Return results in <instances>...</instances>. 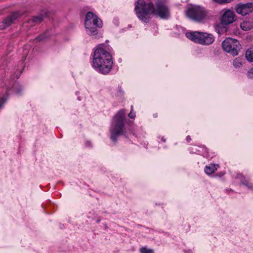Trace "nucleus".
<instances>
[{
  "instance_id": "1",
  "label": "nucleus",
  "mask_w": 253,
  "mask_h": 253,
  "mask_svg": "<svg viewBox=\"0 0 253 253\" xmlns=\"http://www.w3.org/2000/svg\"><path fill=\"white\" fill-rule=\"evenodd\" d=\"M156 10L152 2L146 3L144 0L135 2L134 10L137 17L144 23L149 22L151 15L157 14L162 19H167L169 16L168 6L162 0L156 2Z\"/></svg>"
},
{
  "instance_id": "2",
  "label": "nucleus",
  "mask_w": 253,
  "mask_h": 253,
  "mask_svg": "<svg viewBox=\"0 0 253 253\" xmlns=\"http://www.w3.org/2000/svg\"><path fill=\"white\" fill-rule=\"evenodd\" d=\"M113 64L111 54L101 45L97 46L94 50L92 57L93 68L100 74L106 75L110 72Z\"/></svg>"
},
{
  "instance_id": "3",
  "label": "nucleus",
  "mask_w": 253,
  "mask_h": 253,
  "mask_svg": "<svg viewBox=\"0 0 253 253\" xmlns=\"http://www.w3.org/2000/svg\"><path fill=\"white\" fill-rule=\"evenodd\" d=\"M126 120V111L123 109L119 110L112 119L109 130L110 138L115 143L117 142L120 135L127 137L125 128Z\"/></svg>"
},
{
  "instance_id": "4",
  "label": "nucleus",
  "mask_w": 253,
  "mask_h": 253,
  "mask_svg": "<svg viewBox=\"0 0 253 253\" xmlns=\"http://www.w3.org/2000/svg\"><path fill=\"white\" fill-rule=\"evenodd\" d=\"M185 36L192 41L202 44H210L214 41V37L209 33H185Z\"/></svg>"
},
{
  "instance_id": "5",
  "label": "nucleus",
  "mask_w": 253,
  "mask_h": 253,
  "mask_svg": "<svg viewBox=\"0 0 253 253\" xmlns=\"http://www.w3.org/2000/svg\"><path fill=\"white\" fill-rule=\"evenodd\" d=\"M103 23L96 15L91 12H88L85 16L84 26L86 31L95 32L96 28H101Z\"/></svg>"
},
{
  "instance_id": "6",
  "label": "nucleus",
  "mask_w": 253,
  "mask_h": 253,
  "mask_svg": "<svg viewBox=\"0 0 253 253\" xmlns=\"http://www.w3.org/2000/svg\"><path fill=\"white\" fill-rule=\"evenodd\" d=\"M187 16L192 20L202 22L206 18V11L199 6H194L188 8L186 12Z\"/></svg>"
},
{
  "instance_id": "7",
  "label": "nucleus",
  "mask_w": 253,
  "mask_h": 253,
  "mask_svg": "<svg viewBox=\"0 0 253 253\" xmlns=\"http://www.w3.org/2000/svg\"><path fill=\"white\" fill-rule=\"evenodd\" d=\"M222 45L223 50L226 52L231 53L234 56L238 55L240 44L237 40L227 38L223 41Z\"/></svg>"
},
{
  "instance_id": "8",
  "label": "nucleus",
  "mask_w": 253,
  "mask_h": 253,
  "mask_svg": "<svg viewBox=\"0 0 253 253\" xmlns=\"http://www.w3.org/2000/svg\"><path fill=\"white\" fill-rule=\"evenodd\" d=\"M236 20V16L234 12L231 9H227L221 16V23L216 26V31L220 32L221 27L231 24L235 22Z\"/></svg>"
},
{
  "instance_id": "9",
  "label": "nucleus",
  "mask_w": 253,
  "mask_h": 253,
  "mask_svg": "<svg viewBox=\"0 0 253 253\" xmlns=\"http://www.w3.org/2000/svg\"><path fill=\"white\" fill-rule=\"evenodd\" d=\"M24 14L21 11H15L8 16L3 21L2 24L0 25V30H3L6 27L9 26L14 21L20 18Z\"/></svg>"
},
{
  "instance_id": "10",
  "label": "nucleus",
  "mask_w": 253,
  "mask_h": 253,
  "mask_svg": "<svg viewBox=\"0 0 253 253\" xmlns=\"http://www.w3.org/2000/svg\"><path fill=\"white\" fill-rule=\"evenodd\" d=\"M236 12L242 16H246L253 11V2L238 3L235 7Z\"/></svg>"
},
{
  "instance_id": "11",
  "label": "nucleus",
  "mask_w": 253,
  "mask_h": 253,
  "mask_svg": "<svg viewBox=\"0 0 253 253\" xmlns=\"http://www.w3.org/2000/svg\"><path fill=\"white\" fill-rule=\"evenodd\" d=\"M47 15V12L46 11H43L41 14L32 17L31 19L29 20V23H35L39 24L42 22L44 18Z\"/></svg>"
},
{
  "instance_id": "12",
  "label": "nucleus",
  "mask_w": 253,
  "mask_h": 253,
  "mask_svg": "<svg viewBox=\"0 0 253 253\" xmlns=\"http://www.w3.org/2000/svg\"><path fill=\"white\" fill-rule=\"evenodd\" d=\"M218 165L210 164L209 166H206L204 169L205 173L207 174H211L216 170Z\"/></svg>"
},
{
  "instance_id": "13",
  "label": "nucleus",
  "mask_w": 253,
  "mask_h": 253,
  "mask_svg": "<svg viewBox=\"0 0 253 253\" xmlns=\"http://www.w3.org/2000/svg\"><path fill=\"white\" fill-rule=\"evenodd\" d=\"M241 28L243 31H249L253 28V22L251 21H244L240 24Z\"/></svg>"
},
{
  "instance_id": "14",
  "label": "nucleus",
  "mask_w": 253,
  "mask_h": 253,
  "mask_svg": "<svg viewBox=\"0 0 253 253\" xmlns=\"http://www.w3.org/2000/svg\"><path fill=\"white\" fill-rule=\"evenodd\" d=\"M246 57L248 61L253 62V48H249L247 50Z\"/></svg>"
},
{
  "instance_id": "15",
  "label": "nucleus",
  "mask_w": 253,
  "mask_h": 253,
  "mask_svg": "<svg viewBox=\"0 0 253 253\" xmlns=\"http://www.w3.org/2000/svg\"><path fill=\"white\" fill-rule=\"evenodd\" d=\"M243 185L247 187L249 189L253 190V184L247 181L245 179L241 181Z\"/></svg>"
},
{
  "instance_id": "16",
  "label": "nucleus",
  "mask_w": 253,
  "mask_h": 253,
  "mask_svg": "<svg viewBox=\"0 0 253 253\" xmlns=\"http://www.w3.org/2000/svg\"><path fill=\"white\" fill-rule=\"evenodd\" d=\"M233 64L235 68H239L242 65L241 59L239 58H236L233 61Z\"/></svg>"
},
{
  "instance_id": "17",
  "label": "nucleus",
  "mask_w": 253,
  "mask_h": 253,
  "mask_svg": "<svg viewBox=\"0 0 253 253\" xmlns=\"http://www.w3.org/2000/svg\"><path fill=\"white\" fill-rule=\"evenodd\" d=\"M140 252L141 253H154V250L148 249L146 247H143L140 249Z\"/></svg>"
},
{
  "instance_id": "18",
  "label": "nucleus",
  "mask_w": 253,
  "mask_h": 253,
  "mask_svg": "<svg viewBox=\"0 0 253 253\" xmlns=\"http://www.w3.org/2000/svg\"><path fill=\"white\" fill-rule=\"evenodd\" d=\"M14 90L15 93L19 94L22 90L21 87L18 84H15L14 86Z\"/></svg>"
},
{
  "instance_id": "19",
  "label": "nucleus",
  "mask_w": 253,
  "mask_h": 253,
  "mask_svg": "<svg viewBox=\"0 0 253 253\" xmlns=\"http://www.w3.org/2000/svg\"><path fill=\"white\" fill-rule=\"evenodd\" d=\"M46 33H43L42 34H41L39 37H38L36 40L38 41H41L43 40L46 38Z\"/></svg>"
},
{
  "instance_id": "20",
  "label": "nucleus",
  "mask_w": 253,
  "mask_h": 253,
  "mask_svg": "<svg viewBox=\"0 0 253 253\" xmlns=\"http://www.w3.org/2000/svg\"><path fill=\"white\" fill-rule=\"evenodd\" d=\"M128 116L129 118L131 119H134L135 117V113L133 111V106H131V111H130L129 113L128 114Z\"/></svg>"
},
{
  "instance_id": "21",
  "label": "nucleus",
  "mask_w": 253,
  "mask_h": 253,
  "mask_svg": "<svg viewBox=\"0 0 253 253\" xmlns=\"http://www.w3.org/2000/svg\"><path fill=\"white\" fill-rule=\"evenodd\" d=\"M247 76L249 78L253 79V68L248 72Z\"/></svg>"
},
{
  "instance_id": "22",
  "label": "nucleus",
  "mask_w": 253,
  "mask_h": 253,
  "mask_svg": "<svg viewBox=\"0 0 253 253\" xmlns=\"http://www.w3.org/2000/svg\"><path fill=\"white\" fill-rule=\"evenodd\" d=\"M213 1L218 3H228L231 1V0H212Z\"/></svg>"
},
{
  "instance_id": "23",
  "label": "nucleus",
  "mask_w": 253,
  "mask_h": 253,
  "mask_svg": "<svg viewBox=\"0 0 253 253\" xmlns=\"http://www.w3.org/2000/svg\"><path fill=\"white\" fill-rule=\"evenodd\" d=\"M6 99H3V98H0V108L3 104Z\"/></svg>"
},
{
  "instance_id": "24",
  "label": "nucleus",
  "mask_w": 253,
  "mask_h": 253,
  "mask_svg": "<svg viewBox=\"0 0 253 253\" xmlns=\"http://www.w3.org/2000/svg\"><path fill=\"white\" fill-rule=\"evenodd\" d=\"M186 141H187L188 142H190V141H191V138L190 136L188 135V136L186 137Z\"/></svg>"
},
{
  "instance_id": "25",
  "label": "nucleus",
  "mask_w": 253,
  "mask_h": 253,
  "mask_svg": "<svg viewBox=\"0 0 253 253\" xmlns=\"http://www.w3.org/2000/svg\"><path fill=\"white\" fill-rule=\"evenodd\" d=\"M161 140L163 142H165L166 141V139L164 136L161 137Z\"/></svg>"
},
{
  "instance_id": "26",
  "label": "nucleus",
  "mask_w": 253,
  "mask_h": 253,
  "mask_svg": "<svg viewBox=\"0 0 253 253\" xmlns=\"http://www.w3.org/2000/svg\"><path fill=\"white\" fill-rule=\"evenodd\" d=\"M95 35H97V33H96V34H93L92 36H95Z\"/></svg>"
}]
</instances>
